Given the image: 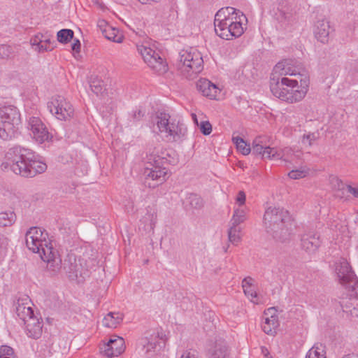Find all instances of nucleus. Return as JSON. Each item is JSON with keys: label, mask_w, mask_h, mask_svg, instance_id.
Returning a JSON list of instances; mask_svg holds the SVG:
<instances>
[{"label": "nucleus", "mask_w": 358, "mask_h": 358, "mask_svg": "<svg viewBox=\"0 0 358 358\" xmlns=\"http://www.w3.org/2000/svg\"><path fill=\"white\" fill-rule=\"evenodd\" d=\"M331 183L334 188L338 191H342L346 188V185L340 178L338 177H334L331 179Z\"/></svg>", "instance_id": "nucleus-44"}, {"label": "nucleus", "mask_w": 358, "mask_h": 358, "mask_svg": "<svg viewBox=\"0 0 358 358\" xmlns=\"http://www.w3.org/2000/svg\"><path fill=\"white\" fill-rule=\"evenodd\" d=\"M335 271L339 282L345 287L350 297H358V279L348 261L340 258L335 264Z\"/></svg>", "instance_id": "nucleus-10"}, {"label": "nucleus", "mask_w": 358, "mask_h": 358, "mask_svg": "<svg viewBox=\"0 0 358 358\" xmlns=\"http://www.w3.org/2000/svg\"><path fill=\"white\" fill-rule=\"evenodd\" d=\"M306 358H327L319 351L318 348H312L306 354Z\"/></svg>", "instance_id": "nucleus-41"}, {"label": "nucleus", "mask_w": 358, "mask_h": 358, "mask_svg": "<svg viewBox=\"0 0 358 358\" xmlns=\"http://www.w3.org/2000/svg\"><path fill=\"white\" fill-rule=\"evenodd\" d=\"M200 130L203 135H209L212 131V125L208 121H203L200 124Z\"/></svg>", "instance_id": "nucleus-42"}, {"label": "nucleus", "mask_w": 358, "mask_h": 358, "mask_svg": "<svg viewBox=\"0 0 358 358\" xmlns=\"http://www.w3.org/2000/svg\"><path fill=\"white\" fill-rule=\"evenodd\" d=\"M13 55V49L10 46L7 45H0V58L8 59Z\"/></svg>", "instance_id": "nucleus-40"}, {"label": "nucleus", "mask_w": 358, "mask_h": 358, "mask_svg": "<svg viewBox=\"0 0 358 358\" xmlns=\"http://www.w3.org/2000/svg\"><path fill=\"white\" fill-rule=\"evenodd\" d=\"M91 90L96 94L102 93L103 88V82L99 80H94L90 83Z\"/></svg>", "instance_id": "nucleus-38"}, {"label": "nucleus", "mask_w": 358, "mask_h": 358, "mask_svg": "<svg viewBox=\"0 0 358 358\" xmlns=\"http://www.w3.org/2000/svg\"><path fill=\"white\" fill-rule=\"evenodd\" d=\"M123 315L120 313L110 312L103 320V324L105 327L109 328H115L122 322Z\"/></svg>", "instance_id": "nucleus-25"}, {"label": "nucleus", "mask_w": 358, "mask_h": 358, "mask_svg": "<svg viewBox=\"0 0 358 358\" xmlns=\"http://www.w3.org/2000/svg\"><path fill=\"white\" fill-rule=\"evenodd\" d=\"M346 189L354 198L358 199V185L352 186L350 185H346Z\"/></svg>", "instance_id": "nucleus-46"}, {"label": "nucleus", "mask_w": 358, "mask_h": 358, "mask_svg": "<svg viewBox=\"0 0 358 358\" xmlns=\"http://www.w3.org/2000/svg\"><path fill=\"white\" fill-rule=\"evenodd\" d=\"M102 34L105 38L111 41L116 43H121L122 41L123 36L119 32L118 29L110 25H106V27L102 29Z\"/></svg>", "instance_id": "nucleus-27"}, {"label": "nucleus", "mask_w": 358, "mask_h": 358, "mask_svg": "<svg viewBox=\"0 0 358 358\" xmlns=\"http://www.w3.org/2000/svg\"><path fill=\"white\" fill-rule=\"evenodd\" d=\"M7 238L3 235H0V241H2L3 243L4 241H6Z\"/></svg>", "instance_id": "nucleus-56"}, {"label": "nucleus", "mask_w": 358, "mask_h": 358, "mask_svg": "<svg viewBox=\"0 0 358 358\" xmlns=\"http://www.w3.org/2000/svg\"><path fill=\"white\" fill-rule=\"evenodd\" d=\"M192 119L194 120V122L198 125V120H197V117H196V115L195 114H192Z\"/></svg>", "instance_id": "nucleus-55"}, {"label": "nucleus", "mask_w": 358, "mask_h": 358, "mask_svg": "<svg viewBox=\"0 0 358 358\" xmlns=\"http://www.w3.org/2000/svg\"><path fill=\"white\" fill-rule=\"evenodd\" d=\"M180 73L187 79H193L203 69V60L199 52L193 48L182 50L176 64Z\"/></svg>", "instance_id": "nucleus-7"}, {"label": "nucleus", "mask_w": 358, "mask_h": 358, "mask_svg": "<svg viewBox=\"0 0 358 358\" xmlns=\"http://www.w3.org/2000/svg\"><path fill=\"white\" fill-rule=\"evenodd\" d=\"M232 141L236 145V148L243 155H247L251 152V148L250 145L247 144L246 142L240 136H233Z\"/></svg>", "instance_id": "nucleus-31"}, {"label": "nucleus", "mask_w": 358, "mask_h": 358, "mask_svg": "<svg viewBox=\"0 0 358 358\" xmlns=\"http://www.w3.org/2000/svg\"><path fill=\"white\" fill-rule=\"evenodd\" d=\"M28 129L31 131V135L38 143L48 141L52 136L48 132L45 125L40 118L31 117L28 122Z\"/></svg>", "instance_id": "nucleus-14"}, {"label": "nucleus", "mask_w": 358, "mask_h": 358, "mask_svg": "<svg viewBox=\"0 0 358 358\" xmlns=\"http://www.w3.org/2000/svg\"><path fill=\"white\" fill-rule=\"evenodd\" d=\"M29 303V299L27 296L18 299L15 303L16 314L24 322L34 317V310Z\"/></svg>", "instance_id": "nucleus-18"}, {"label": "nucleus", "mask_w": 358, "mask_h": 358, "mask_svg": "<svg viewBox=\"0 0 358 358\" xmlns=\"http://www.w3.org/2000/svg\"><path fill=\"white\" fill-rule=\"evenodd\" d=\"M142 4H150L152 3H158L160 0H138Z\"/></svg>", "instance_id": "nucleus-51"}, {"label": "nucleus", "mask_w": 358, "mask_h": 358, "mask_svg": "<svg viewBox=\"0 0 358 358\" xmlns=\"http://www.w3.org/2000/svg\"><path fill=\"white\" fill-rule=\"evenodd\" d=\"M43 34L38 33L31 38V45L34 47L36 46V50L38 52L51 51L54 47L52 45H46L43 44Z\"/></svg>", "instance_id": "nucleus-29"}, {"label": "nucleus", "mask_w": 358, "mask_h": 358, "mask_svg": "<svg viewBox=\"0 0 358 358\" xmlns=\"http://www.w3.org/2000/svg\"><path fill=\"white\" fill-rule=\"evenodd\" d=\"M317 138L318 134L309 132L308 134H303L301 138V143L305 147H310Z\"/></svg>", "instance_id": "nucleus-35"}, {"label": "nucleus", "mask_w": 358, "mask_h": 358, "mask_svg": "<svg viewBox=\"0 0 358 358\" xmlns=\"http://www.w3.org/2000/svg\"><path fill=\"white\" fill-rule=\"evenodd\" d=\"M145 115V111L141 108H138L136 110L133 111L131 114V120L134 122H138L142 120V118Z\"/></svg>", "instance_id": "nucleus-45"}, {"label": "nucleus", "mask_w": 358, "mask_h": 358, "mask_svg": "<svg viewBox=\"0 0 358 358\" xmlns=\"http://www.w3.org/2000/svg\"><path fill=\"white\" fill-rule=\"evenodd\" d=\"M321 243L320 234L313 230L305 231L301 235V246L303 250L308 253H315Z\"/></svg>", "instance_id": "nucleus-15"}, {"label": "nucleus", "mask_w": 358, "mask_h": 358, "mask_svg": "<svg viewBox=\"0 0 358 358\" xmlns=\"http://www.w3.org/2000/svg\"><path fill=\"white\" fill-rule=\"evenodd\" d=\"M137 50L142 56L144 62L154 71L159 74L167 71L168 66L166 62L155 50L145 45H137Z\"/></svg>", "instance_id": "nucleus-12"}, {"label": "nucleus", "mask_w": 358, "mask_h": 358, "mask_svg": "<svg viewBox=\"0 0 358 358\" xmlns=\"http://www.w3.org/2000/svg\"><path fill=\"white\" fill-rule=\"evenodd\" d=\"M80 265L76 263V258L69 256L68 259H64V263L62 262V268L68 274L69 278L71 279L77 278L80 273ZM62 269H60L61 271Z\"/></svg>", "instance_id": "nucleus-23"}, {"label": "nucleus", "mask_w": 358, "mask_h": 358, "mask_svg": "<svg viewBox=\"0 0 358 358\" xmlns=\"http://www.w3.org/2000/svg\"><path fill=\"white\" fill-rule=\"evenodd\" d=\"M106 25L109 24L105 20H101L98 23V26L99 27L101 31L106 27Z\"/></svg>", "instance_id": "nucleus-52"}, {"label": "nucleus", "mask_w": 358, "mask_h": 358, "mask_svg": "<svg viewBox=\"0 0 358 358\" xmlns=\"http://www.w3.org/2000/svg\"><path fill=\"white\" fill-rule=\"evenodd\" d=\"M276 15L278 20L280 22H289L292 17V13L288 6H282L280 8L278 9Z\"/></svg>", "instance_id": "nucleus-34"}, {"label": "nucleus", "mask_w": 358, "mask_h": 358, "mask_svg": "<svg viewBox=\"0 0 358 358\" xmlns=\"http://www.w3.org/2000/svg\"><path fill=\"white\" fill-rule=\"evenodd\" d=\"M241 231V227H235L234 226H230L228 231V236L229 241L234 244L237 245L241 241L240 233Z\"/></svg>", "instance_id": "nucleus-33"}, {"label": "nucleus", "mask_w": 358, "mask_h": 358, "mask_svg": "<svg viewBox=\"0 0 358 358\" xmlns=\"http://www.w3.org/2000/svg\"><path fill=\"white\" fill-rule=\"evenodd\" d=\"M246 220V213L244 209L237 208L234 210L233 217L230 221V226L239 227L238 225Z\"/></svg>", "instance_id": "nucleus-30"}, {"label": "nucleus", "mask_w": 358, "mask_h": 358, "mask_svg": "<svg viewBox=\"0 0 358 358\" xmlns=\"http://www.w3.org/2000/svg\"><path fill=\"white\" fill-rule=\"evenodd\" d=\"M148 160L143 172L145 184L150 188H155L169 177L167 169L164 166L168 159L164 156L151 154Z\"/></svg>", "instance_id": "nucleus-6"}, {"label": "nucleus", "mask_w": 358, "mask_h": 358, "mask_svg": "<svg viewBox=\"0 0 358 358\" xmlns=\"http://www.w3.org/2000/svg\"><path fill=\"white\" fill-rule=\"evenodd\" d=\"M348 76H350L351 81L356 83L358 81V62H354L350 64V68L348 73Z\"/></svg>", "instance_id": "nucleus-36"}, {"label": "nucleus", "mask_w": 358, "mask_h": 358, "mask_svg": "<svg viewBox=\"0 0 358 358\" xmlns=\"http://www.w3.org/2000/svg\"><path fill=\"white\" fill-rule=\"evenodd\" d=\"M13 358H15V357H13Z\"/></svg>", "instance_id": "nucleus-58"}, {"label": "nucleus", "mask_w": 358, "mask_h": 358, "mask_svg": "<svg viewBox=\"0 0 358 358\" xmlns=\"http://www.w3.org/2000/svg\"><path fill=\"white\" fill-rule=\"evenodd\" d=\"M275 71H282L281 74H290L297 76L300 81L301 89L299 90L297 79H289L288 78H282L280 81L278 80L275 83L271 84V91L273 94L278 99L288 103H296L302 100L306 93L308 85V73L305 69L298 73L295 70L291 71L289 68L285 69V62H278L275 68Z\"/></svg>", "instance_id": "nucleus-1"}, {"label": "nucleus", "mask_w": 358, "mask_h": 358, "mask_svg": "<svg viewBox=\"0 0 358 358\" xmlns=\"http://www.w3.org/2000/svg\"><path fill=\"white\" fill-rule=\"evenodd\" d=\"M71 49L76 52L80 50V42L78 39H75L71 45Z\"/></svg>", "instance_id": "nucleus-49"}, {"label": "nucleus", "mask_w": 358, "mask_h": 358, "mask_svg": "<svg viewBox=\"0 0 358 358\" xmlns=\"http://www.w3.org/2000/svg\"><path fill=\"white\" fill-rule=\"evenodd\" d=\"M264 223L267 233L281 243L288 241L293 232L292 219L283 208H268L264 215Z\"/></svg>", "instance_id": "nucleus-4"}, {"label": "nucleus", "mask_w": 358, "mask_h": 358, "mask_svg": "<svg viewBox=\"0 0 358 358\" xmlns=\"http://www.w3.org/2000/svg\"><path fill=\"white\" fill-rule=\"evenodd\" d=\"M245 294L250 298V301L253 302L254 303L258 304L259 302L257 300H255V299H257V292L251 287L250 288H245L243 289Z\"/></svg>", "instance_id": "nucleus-43"}, {"label": "nucleus", "mask_w": 358, "mask_h": 358, "mask_svg": "<svg viewBox=\"0 0 358 358\" xmlns=\"http://www.w3.org/2000/svg\"><path fill=\"white\" fill-rule=\"evenodd\" d=\"M342 358H358V355H355V354H350V355L344 356Z\"/></svg>", "instance_id": "nucleus-54"}, {"label": "nucleus", "mask_w": 358, "mask_h": 358, "mask_svg": "<svg viewBox=\"0 0 358 358\" xmlns=\"http://www.w3.org/2000/svg\"><path fill=\"white\" fill-rule=\"evenodd\" d=\"M254 279L250 276L245 278L242 281L243 289L250 288L252 286Z\"/></svg>", "instance_id": "nucleus-47"}, {"label": "nucleus", "mask_w": 358, "mask_h": 358, "mask_svg": "<svg viewBox=\"0 0 358 358\" xmlns=\"http://www.w3.org/2000/svg\"><path fill=\"white\" fill-rule=\"evenodd\" d=\"M308 173V171L304 169H296L292 170L288 173V176L293 180H297L300 178H304L306 174Z\"/></svg>", "instance_id": "nucleus-39"}, {"label": "nucleus", "mask_w": 358, "mask_h": 358, "mask_svg": "<svg viewBox=\"0 0 358 358\" xmlns=\"http://www.w3.org/2000/svg\"><path fill=\"white\" fill-rule=\"evenodd\" d=\"M16 215L13 211L6 210L0 213V227H11L16 221Z\"/></svg>", "instance_id": "nucleus-28"}, {"label": "nucleus", "mask_w": 358, "mask_h": 358, "mask_svg": "<svg viewBox=\"0 0 358 358\" xmlns=\"http://www.w3.org/2000/svg\"><path fill=\"white\" fill-rule=\"evenodd\" d=\"M47 107L49 111L60 120H66L73 115V106L61 95L53 96L48 102Z\"/></svg>", "instance_id": "nucleus-11"}, {"label": "nucleus", "mask_w": 358, "mask_h": 358, "mask_svg": "<svg viewBox=\"0 0 358 358\" xmlns=\"http://www.w3.org/2000/svg\"><path fill=\"white\" fill-rule=\"evenodd\" d=\"M14 357V350L12 348L7 345H2L0 348V358H13Z\"/></svg>", "instance_id": "nucleus-37"}, {"label": "nucleus", "mask_w": 358, "mask_h": 358, "mask_svg": "<svg viewBox=\"0 0 358 358\" xmlns=\"http://www.w3.org/2000/svg\"><path fill=\"white\" fill-rule=\"evenodd\" d=\"M180 358H196L194 355H192L189 352H185Z\"/></svg>", "instance_id": "nucleus-53"}, {"label": "nucleus", "mask_w": 358, "mask_h": 358, "mask_svg": "<svg viewBox=\"0 0 358 358\" xmlns=\"http://www.w3.org/2000/svg\"><path fill=\"white\" fill-rule=\"evenodd\" d=\"M313 33L316 39L322 43H327L329 41L330 34V26L328 21L321 20L316 22Z\"/></svg>", "instance_id": "nucleus-20"}, {"label": "nucleus", "mask_w": 358, "mask_h": 358, "mask_svg": "<svg viewBox=\"0 0 358 358\" xmlns=\"http://www.w3.org/2000/svg\"><path fill=\"white\" fill-rule=\"evenodd\" d=\"M42 41L43 45H52L54 47V41H52L51 38L47 35L43 34V40Z\"/></svg>", "instance_id": "nucleus-50"}, {"label": "nucleus", "mask_w": 358, "mask_h": 358, "mask_svg": "<svg viewBox=\"0 0 358 358\" xmlns=\"http://www.w3.org/2000/svg\"><path fill=\"white\" fill-rule=\"evenodd\" d=\"M275 308H268L264 311V322L262 324V329L264 333L268 335H274L276 333V329L279 326L278 315L275 314Z\"/></svg>", "instance_id": "nucleus-16"}, {"label": "nucleus", "mask_w": 358, "mask_h": 358, "mask_svg": "<svg viewBox=\"0 0 358 358\" xmlns=\"http://www.w3.org/2000/svg\"><path fill=\"white\" fill-rule=\"evenodd\" d=\"M155 123L159 132L163 134L168 141L173 142L180 140L187 131L182 123L171 118L170 115L164 111L156 113Z\"/></svg>", "instance_id": "nucleus-8"}, {"label": "nucleus", "mask_w": 358, "mask_h": 358, "mask_svg": "<svg viewBox=\"0 0 358 358\" xmlns=\"http://www.w3.org/2000/svg\"><path fill=\"white\" fill-rule=\"evenodd\" d=\"M262 352H263V353H266H266H268V350H267L266 348H262Z\"/></svg>", "instance_id": "nucleus-57"}, {"label": "nucleus", "mask_w": 358, "mask_h": 358, "mask_svg": "<svg viewBox=\"0 0 358 358\" xmlns=\"http://www.w3.org/2000/svg\"><path fill=\"white\" fill-rule=\"evenodd\" d=\"M139 344L143 347L145 350V354L148 355L150 352L155 351L157 347L162 348L164 346L165 342L162 336L159 337V334H152L150 338L145 337L141 339Z\"/></svg>", "instance_id": "nucleus-19"}, {"label": "nucleus", "mask_w": 358, "mask_h": 358, "mask_svg": "<svg viewBox=\"0 0 358 358\" xmlns=\"http://www.w3.org/2000/svg\"><path fill=\"white\" fill-rule=\"evenodd\" d=\"M228 349L224 342H216L214 348L210 351L209 358H228Z\"/></svg>", "instance_id": "nucleus-26"}, {"label": "nucleus", "mask_w": 358, "mask_h": 358, "mask_svg": "<svg viewBox=\"0 0 358 358\" xmlns=\"http://www.w3.org/2000/svg\"><path fill=\"white\" fill-rule=\"evenodd\" d=\"M245 194L243 191H239L236 197V202L239 203L240 206L245 204Z\"/></svg>", "instance_id": "nucleus-48"}, {"label": "nucleus", "mask_w": 358, "mask_h": 358, "mask_svg": "<svg viewBox=\"0 0 358 358\" xmlns=\"http://www.w3.org/2000/svg\"><path fill=\"white\" fill-rule=\"evenodd\" d=\"M198 91L205 96L215 99L217 92V86L206 78H200L196 83Z\"/></svg>", "instance_id": "nucleus-21"}, {"label": "nucleus", "mask_w": 358, "mask_h": 358, "mask_svg": "<svg viewBox=\"0 0 358 358\" xmlns=\"http://www.w3.org/2000/svg\"><path fill=\"white\" fill-rule=\"evenodd\" d=\"M26 327L27 335L32 338H38L42 334V325L38 319L34 317L24 322Z\"/></svg>", "instance_id": "nucleus-22"}, {"label": "nucleus", "mask_w": 358, "mask_h": 358, "mask_svg": "<svg viewBox=\"0 0 358 358\" xmlns=\"http://www.w3.org/2000/svg\"><path fill=\"white\" fill-rule=\"evenodd\" d=\"M243 20H247L245 15L232 7L220 10L215 15V31L222 38L232 39L243 33Z\"/></svg>", "instance_id": "nucleus-5"}, {"label": "nucleus", "mask_w": 358, "mask_h": 358, "mask_svg": "<svg viewBox=\"0 0 358 358\" xmlns=\"http://www.w3.org/2000/svg\"><path fill=\"white\" fill-rule=\"evenodd\" d=\"M125 350L124 341L122 337L113 336L104 345V352L107 357H117Z\"/></svg>", "instance_id": "nucleus-17"}, {"label": "nucleus", "mask_w": 358, "mask_h": 358, "mask_svg": "<svg viewBox=\"0 0 358 358\" xmlns=\"http://www.w3.org/2000/svg\"><path fill=\"white\" fill-rule=\"evenodd\" d=\"M41 228L31 227L25 234L26 245L34 253H38L41 258L47 262V271L51 275L58 274L62 268V259L59 252L52 243H48Z\"/></svg>", "instance_id": "nucleus-3"}, {"label": "nucleus", "mask_w": 358, "mask_h": 358, "mask_svg": "<svg viewBox=\"0 0 358 358\" xmlns=\"http://www.w3.org/2000/svg\"><path fill=\"white\" fill-rule=\"evenodd\" d=\"M73 31L69 29H61L57 34V41L64 44L69 43L73 38Z\"/></svg>", "instance_id": "nucleus-32"}, {"label": "nucleus", "mask_w": 358, "mask_h": 358, "mask_svg": "<svg viewBox=\"0 0 358 358\" xmlns=\"http://www.w3.org/2000/svg\"><path fill=\"white\" fill-rule=\"evenodd\" d=\"M20 123V114L17 108L8 106L0 108V138L10 140Z\"/></svg>", "instance_id": "nucleus-9"}, {"label": "nucleus", "mask_w": 358, "mask_h": 358, "mask_svg": "<svg viewBox=\"0 0 358 358\" xmlns=\"http://www.w3.org/2000/svg\"><path fill=\"white\" fill-rule=\"evenodd\" d=\"M184 205L187 210H199L203 206V201L198 194L191 193L185 198Z\"/></svg>", "instance_id": "nucleus-24"}, {"label": "nucleus", "mask_w": 358, "mask_h": 358, "mask_svg": "<svg viewBox=\"0 0 358 358\" xmlns=\"http://www.w3.org/2000/svg\"><path fill=\"white\" fill-rule=\"evenodd\" d=\"M1 167L2 170L10 169L14 173L26 178L34 177L47 169V165L36 160L31 150L20 146L8 149Z\"/></svg>", "instance_id": "nucleus-2"}, {"label": "nucleus", "mask_w": 358, "mask_h": 358, "mask_svg": "<svg viewBox=\"0 0 358 358\" xmlns=\"http://www.w3.org/2000/svg\"><path fill=\"white\" fill-rule=\"evenodd\" d=\"M251 151L252 154L260 155L264 159H282L281 152H278L276 148L267 145L265 142V138L262 136H258L254 139Z\"/></svg>", "instance_id": "nucleus-13"}]
</instances>
